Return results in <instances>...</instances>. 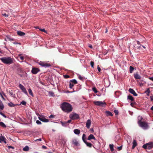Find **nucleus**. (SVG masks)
<instances>
[{"label": "nucleus", "mask_w": 153, "mask_h": 153, "mask_svg": "<svg viewBox=\"0 0 153 153\" xmlns=\"http://www.w3.org/2000/svg\"><path fill=\"white\" fill-rule=\"evenodd\" d=\"M61 107L64 111L67 113L71 111L73 109L72 105L69 103L66 102L62 103L61 105Z\"/></svg>", "instance_id": "1"}, {"label": "nucleus", "mask_w": 153, "mask_h": 153, "mask_svg": "<svg viewBox=\"0 0 153 153\" xmlns=\"http://www.w3.org/2000/svg\"><path fill=\"white\" fill-rule=\"evenodd\" d=\"M0 60L4 64L10 65L13 62V59L10 57H3L0 58Z\"/></svg>", "instance_id": "2"}, {"label": "nucleus", "mask_w": 153, "mask_h": 153, "mask_svg": "<svg viewBox=\"0 0 153 153\" xmlns=\"http://www.w3.org/2000/svg\"><path fill=\"white\" fill-rule=\"evenodd\" d=\"M139 126L144 129L146 130L149 128L148 123L145 122H140L138 124Z\"/></svg>", "instance_id": "3"}, {"label": "nucleus", "mask_w": 153, "mask_h": 153, "mask_svg": "<svg viewBox=\"0 0 153 153\" xmlns=\"http://www.w3.org/2000/svg\"><path fill=\"white\" fill-rule=\"evenodd\" d=\"M143 147L145 149L150 150L153 148V143L149 142L146 143L143 145Z\"/></svg>", "instance_id": "4"}, {"label": "nucleus", "mask_w": 153, "mask_h": 153, "mask_svg": "<svg viewBox=\"0 0 153 153\" xmlns=\"http://www.w3.org/2000/svg\"><path fill=\"white\" fill-rule=\"evenodd\" d=\"M69 117L72 120H75L78 119L79 118V116L78 114L73 113L70 114Z\"/></svg>", "instance_id": "5"}, {"label": "nucleus", "mask_w": 153, "mask_h": 153, "mask_svg": "<svg viewBox=\"0 0 153 153\" xmlns=\"http://www.w3.org/2000/svg\"><path fill=\"white\" fill-rule=\"evenodd\" d=\"M94 103L95 105L103 107L106 105V103L102 101H96L94 102Z\"/></svg>", "instance_id": "6"}, {"label": "nucleus", "mask_w": 153, "mask_h": 153, "mask_svg": "<svg viewBox=\"0 0 153 153\" xmlns=\"http://www.w3.org/2000/svg\"><path fill=\"white\" fill-rule=\"evenodd\" d=\"M38 118L40 121L44 122H48L49 120L48 119H46L45 117L42 115H39Z\"/></svg>", "instance_id": "7"}, {"label": "nucleus", "mask_w": 153, "mask_h": 153, "mask_svg": "<svg viewBox=\"0 0 153 153\" xmlns=\"http://www.w3.org/2000/svg\"><path fill=\"white\" fill-rule=\"evenodd\" d=\"M19 88L22 90V91L27 95H28V93L25 87L21 84H20L19 85Z\"/></svg>", "instance_id": "8"}, {"label": "nucleus", "mask_w": 153, "mask_h": 153, "mask_svg": "<svg viewBox=\"0 0 153 153\" xmlns=\"http://www.w3.org/2000/svg\"><path fill=\"white\" fill-rule=\"evenodd\" d=\"M40 71V69L39 68H33L31 71L32 74H36L39 72Z\"/></svg>", "instance_id": "9"}, {"label": "nucleus", "mask_w": 153, "mask_h": 153, "mask_svg": "<svg viewBox=\"0 0 153 153\" xmlns=\"http://www.w3.org/2000/svg\"><path fill=\"white\" fill-rule=\"evenodd\" d=\"M6 139L4 136L2 135L0 136V142L1 143L4 142L5 144L6 143Z\"/></svg>", "instance_id": "10"}, {"label": "nucleus", "mask_w": 153, "mask_h": 153, "mask_svg": "<svg viewBox=\"0 0 153 153\" xmlns=\"http://www.w3.org/2000/svg\"><path fill=\"white\" fill-rule=\"evenodd\" d=\"M72 143L73 144L76 146H80V144L79 142L76 139H74L73 140Z\"/></svg>", "instance_id": "11"}, {"label": "nucleus", "mask_w": 153, "mask_h": 153, "mask_svg": "<svg viewBox=\"0 0 153 153\" xmlns=\"http://www.w3.org/2000/svg\"><path fill=\"white\" fill-rule=\"evenodd\" d=\"M128 91L129 92L135 96H137V94L135 92V91L132 88H129V89Z\"/></svg>", "instance_id": "12"}, {"label": "nucleus", "mask_w": 153, "mask_h": 153, "mask_svg": "<svg viewBox=\"0 0 153 153\" xmlns=\"http://www.w3.org/2000/svg\"><path fill=\"white\" fill-rule=\"evenodd\" d=\"M91 123V120H88L86 123V127L87 128H89Z\"/></svg>", "instance_id": "13"}, {"label": "nucleus", "mask_w": 153, "mask_h": 153, "mask_svg": "<svg viewBox=\"0 0 153 153\" xmlns=\"http://www.w3.org/2000/svg\"><path fill=\"white\" fill-rule=\"evenodd\" d=\"M92 139L96 140V139L94 136L92 134H90L88 137L87 140H91Z\"/></svg>", "instance_id": "14"}, {"label": "nucleus", "mask_w": 153, "mask_h": 153, "mask_svg": "<svg viewBox=\"0 0 153 153\" xmlns=\"http://www.w3.org/2000/svg\"><path fill=\"white\" fill-rule=\"evenodd\" d=\"M134 76L136 79H140L141 77L137 73L134 74Z\"/></svg>", "instance_id": "15"}, {"label": "nucleus", "mask_w": 153, "mask_h": 153, "mask_svg": "<svg viewBox=\"0 0 153 153\" xmlns=\"http://www.w3.org/2000/svg\"><path fill=\"white\" fill-rule=\"evenodd\" d=\"M17 33L20 36H24L25 35V33L20 31H17Z\"/></svg>", "instance_id": "16"}, {"label": "nucleus", "mask_w": 153, "mask_h": 153, "mask_svg": "<svg viewBox=\"0 0 153 153\" xmlns=\"http://www.w3.org/2000/svg\"><path fill=\"white\" fill-rule=\"evenodd\" d=\"M74 132L75 134L78 135L80 134V131L78 129H75Z\"/></svg>", "instance_id": "17"}, {"label": "nucleus", "mask_w": 153, "mask_h": 153, "mask_svg": "<svg viewBox=\"0 0 153 153\" xmlns=\"http://www.w3.org/2000/svg\"><path fill=\"white\" fill-rule=\"evenodd\" d=\"M143 119V118L141 116H139L138 117V124H140V122H142V121H141V120H142Z\"/></svg>", "instance_id": "18"}, {"label": "nucleus", "mask_w": 153, "mask_h": 153, "mask_svg": "<svg viewBox=\"0 0 153 153\" xmlns=\"http://www.w3.org/2000/svg\"><path fill=\"white\" fill-rule=\"evenodd\" d=\"M84 143L86 144L87 146L89 147H91L92 146V144L91 143L88 142L86 141L84 142Z\"/></svg>", "instance_id": "19"}, {"label": "nucleus", "mask_w": 153, "mask_h": 153, "mask_svg": "<svg viewBox=\"0 0 153 153\" xmlns=\"http://www.w3.org/2000/svg\"><path fill=\"white\" fill-rule=\"evenodd\" d=\"M137 145V143L135 140H134L133 143V146H132V148L134 149Z\"/></svg>", "instance_id": "20"}, {"label": "nucleus", "mask_w": 153, "mask_h": 153, "mask_svg": "<svg viewBox=\"0 0 153 153\" xmlns=\"http://www.w3.org/2000/svg\"><path fill=\"white\" fill-rule=\"evenodd\" d=\"M107 116H113L112 114L109 111H106L105 112Z\"/></svg>", "instance_id": "21"}, {"label": "nucleus", "mask_w": 153, "mask_h": 153, "mask_svg": "<svg viewBox=\"0 0 153 153\" xmlns=\"http://www.w3.org/2000/svg\"><path fill=\"white\" fill-rule=\"evenodd\" d=\"M82 139L84 142H85V141H86V136L85 134H83L82 135Z\"/></svg>", "instance_id": "22"}, {"label": "nucleus", "mask_w": 153, "mask_h": 153, "mask_svg": "<svg viewBox=\"0 0 153 153\" xmlns=\"http://www.w3.org/2000/svg\"><path fill=\"white\" fill-rule=\"evenodd\" d=\"M4 108V106L2 102L0 100V109L3 110Z\"/></svg>", "instance_id": "23"}, {"label": "nucleus", "mask_w": 153, "mask_h": 153, "mask_svg": "<svg viewBox=\"0 0 153 153\" xmlns=\"http://www.w3.org/2000/svg\"><path fill=\"white\" fill-rule=\"evenodd\" d=\"M109 147L111 151V152H113L114 150V145L113 144H110L109 145Z\"/></svg>", "instance_id": "24"}, {"label": "nucleus", "mask_w": 153, "mask_h": 153, "mask_svg": "<svg viewBox=\"0 0 153 153\" xmlns=\"http://www.w3.org/2000/svg\"><path fill=\"white\" fill-rule=\"evenodd\" d=\"M128 99L129 100L132 101H133L134 100L133 97L130 95H129L128 96Z\"/></svg>", "instance_id": "25"}, {"label": "nucleus", "mask_w": 153, "mask_h": 153, "mask_svg": "<svg viewBox=\"0 0 153 153\" xmlns=\"http://www.w3.org/2000/svg\"><path fill=\"white\" fill-rule=\"evenodd\" d=\"M28 91L29 94L30 95H31L32 97H33V95L31 89L30 88H29L28 89Z\"/></svg>", "instance_id": "26"}, {"label": "nucleus", "mask_w": 153, "mask_h": 153, "mask_svg": "<svg viewBox=\"0 0 153 153\" xmlns=\"http://www.w3.org/2000/svg\"><path fill=\"white\" fill-rule=\"evenodd\" d=\"M70 82H72L74 84H76L77 83V82L76 79H73L70 80Z\"/></svg>", "instance_id": "27"}, {"label": "nucleus", "mask_w": 153, "mask_h": 153, "mask_svg": "<svg viewBox=\"0 0 153 153\" xmlns=\"http://www.w3.org/2000/svg\"><path fill=\"white\" fill-rule=\"evenodd\" d=\"M29 150V148L28 146H26L23 148V150L25 151H27Z\"/></svg>", "instance_id": "28"}, {"label": "nucleus", "mask_w": 153, "mask_h": 153, "mask_svg": "<svg viewBox=\"0 0 153 153\" xmlns=\"http://www.w3.org/2000/svg\"><path fill=\"white\" fill-rule=\"evenodd\" d=\"M0 126L3 128H5L6 126V125L3 122H0Z\"/></svg>", "instance_id": "29"}, {"label": "nucleus", "mask_w": 153, "mask_h": 153, "mask_svg": "<svg viewBox=\"0 0 153 153\" xmlns=\"http://www.w3.org/2000/svg\"><path fill=\"white\" fill-rule=\"evenodd\" d=\"M134 70V68L131 66L129 67V71L131 73H132Z\"/></svg>", "instance_id": "30"}, {"label": "nucleus", "mask_w": 153, "mask_h": 153, "mask_svg": "<svg viewBox=\"0 0 153 153\" xmlns=\"http://www.w3.org/2000/svg\"><path fill=\"white\" fill-rule=\"evenodd\" d=\"M74 84H73L72 82H70V84H69V88H72L74 86Z\"/></svg>", "instance_id": "31"}, {"label": "nucleus", "mask_w": 153, "mask_h": 153, "mask_svg": "<svg viewBox=\"0 0 153 153\" xmlns=\"http://www.w3.org/2000/svg\"><path fill=\"white\" fill-rule=\"evenodd\" d=\"M51 66V64H50L45 63H44V67H50Z\"/></svg>", "instance_id": "32"}, {"label": "nucleus", "mask_w": 153, "mask_h": 153, "mask_svg": "<svg viewBox=\"0 0 153 153\" xmlns=\"http://www.w3.org/2000/svg\"><path fill=\"white\" fill-rule=\"evenodd\" d=\"M92 89L93 91H94V92L95 93H97L98 92V91L97 90L96 88L95 87L93 88Z\"/></svg>", "instance_id": "33"}, {"label": "nucleus", "mask_w": 153, "mask_h": 153, "mask_svg": "<svg viewBox=\"0 0 153 153\" xmlns=\"http://www.w3.org/2000/svg\"><path fill=\"white\" fill-rule=\"evenodd\" d=\"M8 105L10 107H13L15 106L14 104L11 102L9 103H8Z\"/></svg>", "instance_id": "34"}, {"label": "nucleus", "mask_w": 153, "mask_h": 153, "mask_svg": "<svg viewBox=\"0 0 153 153\" xmlns=\"http://www.w3.org/2000/svg\"><path fill=\"white\" fill-rule=\"evenodd\" d=\"M21 104H22L24 105H26V102L24 101H22L20 103Z\"/></svg>", "instance_id": "35"}, {"label": "nucleus", "mask_w": 153, "mask_h": 153, "mask_svg": "<svg viewBox=\"0 0 153 153\" xmlns=\"http://www.w3.org/2000/svg\"><path fill=\"white\" fill-rule=\"evenodd\" d=\"M144 93H150V89L149 88H148L146 90Z\"/></svg>", "instance_id": "36"}, {"label": "nucleus", "mask_w": 153, "mask_h": 153, "mask_svg": "<svg viewBox=\"0 0 153 153\" xmlns=\"http://www.w3.org/2000/svg\"><path fill=\"white\" fill-rule=\"evenodd\" d=\"M9 93L10 95L12 97L13 96V94L12 91H9Z\"/></svg>", "instance_id": "37"}, {"label": "nucleus", "mask_w": 153, "mask_h": 153, "mask_svg": "<svg viewBox=\"0 0 153 153\" xmlns=\"http://www.w3.org/2000/svg\"><path fill=\"white\" fill-rule=\"evenodd\" d=\"M49 94L51 96H54V93L51 91H49Z\"/></svg>", "instance_id": "38"}, {"label": "nucleus", "mask_w": 153, "mask_h": 153, "mask_svg": "<svg viewBox=\"0 0 153 153\" xmlns=\"http://www.w3.org/2000/svg\"><path fill=\"white\" fill-rule=\"evenodd\" d=\"M44 62H40L39 63V64L40 65L42 66V67H44Z\"/></svg>", "instance_id": "39"}, {"label": "nucleus", "mask_w": 153, "mask_h": 153, "mask_svg": "<svg viewBox=\"0 0 153 153\" xmlns=\"http://www.w3.org/2000/svg\"><path fill=\"white\" fill-rule=\"evenodd\" d=\"M61 123L62 125L63 126H66L67 123L66 122L64 123L62 122H61Z\"/></svg>", "instance_id": "40"}, {"label": "nucleus", "mask_w": 153, "mask_h": 153, "mask_svg": "<svg viewBox=\"0 0 153 153\" xmlns=\"http://www.w3.org/2000/svg\"><path fill=\"white\" fill-rule=\"evenodd\" d=\"M36 123L38 125H40L42 124L41 122L39 120H36Z\"/></svg>", "instance_id": "41"}, {"label": "nucleus", "mask_w": 153, "mask_h": 153, "mask_svg": "<svg viewBox=\"0 0 153 153\" xmlns=\"http://www.w3.org/2000/svg\"><path fill=\"white\" fill-rule=\"evenodd\" d=\"M90 65L91 66V67L92 68H94V62L93 61H91L90 62Z\"/></svg>", "instance_id": "42"}, {"label": "nucleus", "mask_w": 153, "mask_h": 153, "mask_svg": "<svg viewBox=\"0 0 153 153\" xmlns=\"http://www.w3.org/2000/svg\"><path fill=\"white\" fill-rule=\"evenodd\" d=\"M114 112L116 115H117L118 114V111L117 110H114Z\"/></svg>", "instance_id": "43"}, {"label": "nucleus", "mask_w": 153, "mask_h": 153, "mask_svg": "<svg viewBox=\"0 0 153 153\" xmlns=\"http://www.w3.org/2000/svg\"><path fill=\"white\" fill-rule=\"evenodd\" d=\"M0 114L2 116H3L4 117V118L6 117V116L2 112H0Z\"/></svg>", "instance_id": "44"}, {"label": "nucleus", "mask_w": 153, "mask_h": 153, "mask_svg": "<svg viewBox=\"0 0 153 153\" xmlns=\"http://www.w3.org/2000/svg\"><path fill=\"white\" fill-rule=\"evenodd\" d=\"M64 77L65 78H68L69 77V76L67 75H65L64 76Z\"/></svg>", "instance_id": "45"}, {"label": "nucleus", "mask_w": 153, "mask_h": 153, "mask_svg": "<svg viewBox=\"0 0 153 153\" xmlns=\"http://www.w3.org/2000/svg\"><path fill=\"white\" fill-rule=\"evenodd\" d=\"M39 30H41L42 32H44L45 33L46 32V31L45 29H39Z\"/></svg>", "instance_id": "46"}, {"label": "nucleus", "mask_w": 153, "mask_h": 153, "mask_svg": "<svg viewBox=\"0 0 153 153\" xmlns=\"http://www.w3.org/2000/svg\"><path fill=\"white\" fill-rule=\"evenodd\" d=\"M18 58H19L22 61L24 59V57L23 56H20Z\"/></svg>", "instance_id": "47"}, {"label": "nucleus", "mask_w": 153, "mask_h": 153, "mask_svg": "<svg viewBox=\"0 0 153 153\" xmlns=\"http://www.w3.org/2000/svg\"><path fill=\"white\" fill-rule=\"evenodd\" d=\"M97 69H98V71H99V72H100L101 71V69L100 68V67L99 66V65H98L97 66Z\"/></svg>", "instance_id": "48"}, {"label": "nucleus", "mask_w": 153, "mask_h": 153, "mask_svg": "<svg viewBox=\"0 0 153 153\" xmlns=\"http://www.w3.org/2000/svg\"><path fill=\"white\" fill-rule=\"evenodd\" d=\"M49 118H54V116L53 115H51L49 117Z\"/></svg>", "instance_id": "49"}, {"label": "nucleus", "mask_w": 153, "mask_h": 153, "mask_svg": "<svg viewBox=\"0 0 153 153\" xmlns=\"http://www.w3.org/2000/svg\"><path fill=\"white\" fill-rule=\"evenodd\" d=\"M2 15L5 16V17H7L8 16V15L6 13H4L2 14Z\"/></svg>", "instance_id": "50"}, {"label": "nucleus", "mask_w": 153, "mask_h": 153, "mask_svg": "<svg viewBox=\"0 0 153 153\" xmlns=\"http://www.w3.org/2000/svg\"><path fill=\"white\" fill-rule=\"evenodd\" d=\"M122 146H121L120 147H118L117 148L119 150H120L122 149Z\"/></svg>", "instance_id": "51"}, {"label": "nucleus", "mask_w": 153, "mask_h": 153, "mask_svg": "<svg viewBox=\"0 0 153 153\" xmlns=\"http://www.w3.org/2000/svg\"><path fill=\"white\" fill-rule=\"evenodd\" d=\"M0 95L1 96V97L4 100L5 99L3 97L2 95V94L1 93H0Z\"/></svg>", "instance_id": "52"}, {"label": "nucleus", "mask_w": 153, "mask_h": 153, "mask_svg": "<svg viewBox=\"0 0 153 153\" xmlns=\"http://www.w3.org/2000/svg\"><path fill=\"white\" fill-rule=\"evenodd\" d=\"M79 78L81 80H82V79H83V78L82 76H79Z\"/></svg>", "instance_id": "53"}, {"label": "nucleus", "mask_w": 153, "mask_h": 153, "mask_svg": "<svg viewBox=\"0 0 153 153\" xmlns=\"http://www.w3.org/2000/svg\"><path fill=\"white\" fill-rule=\"evenodd\" d=\"M149 79L150 80H152V81H153V77H149Z\"/></svg>", "instance_id": "54"}, {"label": "nucleus", "mask_w": 153, "mask_h": 153, "mask_svg": "<svg viewBox=\"0 0 153 153\" xmlns=\"http://www.w3.org/2000/svg\"><path fill=\"white\" fill-rule=\"evenodd\" d=\"M151 100V101H153V95L150 96Z\"/></svg>", "instance_id": "55"}, {"label": "nucleus", "mask_w": 153, "mask_h": 153, "mask_svg": "<svg viewBox=\"0 0 153 153\" xmlns=\"http://www.w3.org/2000/svg\"><path fill=\"white\" fill-rule=\"evenodd\" d=\"M71 120H68L66 123H69L71 122Z\"/></svg>", "instance_id": "56"}, {"label": "nucleus", "mask_w": 153, "mask_h": 153, "mask_svg": "<svg viewBox=\"0 0 153 153\" xmlns=\"http://www.w3.org/2000/svg\"><path fill=\"white\" fill-rule=\"evenodd\" d=\"M8 147L9 148H12V149H13L14 148L13 147H12L11 146H8Z\"/></svg>", "instance_id": "57"}, {"label": "nucleus", "mask_w": 153, "mask_h": 153, "mask_svg": "<svg viewBox=\"0 0 153 153\" xmlns=\"http://www.w3.org/2000/svg\"><path fill=\"white\" fill-rule=\"evenodd\" d=\"M41 140H42V139L41 138L37 139L36 140V141H41Z\"/></svg>", "instance_id": "58"}, {"label": "nucleus", "mask_w": 153, "mask_h": 153, "mask_svg": "<svg viewBox=\"0 0 153 153\" xmlns=\"http://www.w3.org/2000/svg\"><path fill=\"white\" fill-rule=\"evenodd\" d=\"M42 148L44 149H46L47 148V147L46 146H42Z\"/></svg>", "instance_id": "59"}, {"label": "nucleus", "mask_w": 153, "mask_h": 153, "mask_svg": "<svg viewBox=\"0 0 153 153\" xmlns=\"http://www.w3.org/2000/svg\"><path fill=\"white\" fill-rule=\"evenodd\" d=\"M90 130L91 131V132L92 133L94 132V130H93V128L91 129Z\"/></svg>", "instance_id": "60"}, {"label": "nucleus", "mask_w": 153, "mask_h": 153, "mask_svg": "<svg viewBox=\"0 0 153 153\" xmlns=\"http://www.w3.org/2000/svg\"><path fill=\"white\" fill-rule=\"evenodd\" d=\"M134 105V103H131V106H133V105Z\"/></svg>", "instance_id": "61"}, {"label": "nucleus", "mask_w": 153, "mask_h": 153, "mask_svg": "<svg viewBox=\"0 0 153 153\" xmlns=\"http://www.w3.org/2000/svg\"><path fill=\"white\" fill-rule=\"evenodd\" d=\"M146 94L148 96H149V94H150V93H146Z\"/></svg>", "instance_id": "62"}, {"label": "nucleus", "mask_w": 153, "mask_h": 153, "mask_svg": "<svg viewBox=\"0 0 153 153\" xmlns=\"http://www.w3.org/2000/svg\"><path fill=\"white\" fill-rule=\"evenodd\" d=\"M137 44L138 45H140V42L139 41H138L137 42Z\"/></svg>", "instance_id": "63"}, {"label": "nucleus", "mask_w": 153, "mask_h": 153, "mask_svg": "<svg viewBox=\"0 0 153 153\" xmlns=\"http://www.w3.org/2000/svg\"><path fill=\"white\" fill-rule=\"evenodd\" d=\"M151 110H153V105L152 107L151 108Z\"/></svg>", "instance_id": "64"}]
</instances>
